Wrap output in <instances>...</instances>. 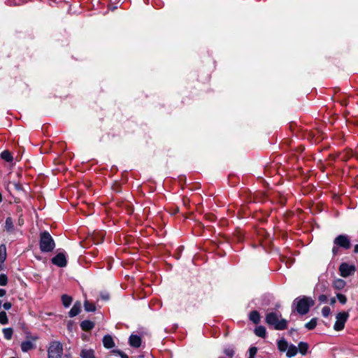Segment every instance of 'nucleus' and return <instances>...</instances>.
I'll return each instance as SVG.
<instances>
[{"instance_id":"33","label":"nucleus","mask_w":358,"mask_h":358,"mask_svg":"<svg viewBox=\"0 0 358 358\" xmlns=\"http://www.w3.org/2000/svg\"><path fill=\"white\" fill-rule=\"evenodd\" d=\"M257 352V348L256 347H251L249 350L250 357H255Z\"/></svg>"},{"instance_id":"3","label":"nucleus","mask_w":358,"mask_h":358,"mask_svg":"<svg viewBox=\"0 0 358 358\" xmlns=\"http://www.w3.org/2000/svg\"><path fill=\"white\" fill-rule=\"evenodd\" d=\"M39 247L43 252H49L54 250L55 243L49 232L43 231L40 234Z\"/></svg>"},{"instance_id":"24","label":"nucleus","mask_w":358,"mask_h":358,"mask_svg":"<svg viewBox=\"0 0 358 358\" xmlns=\"http://www.w3.org/2000/svg\"><path fill=\"white\" fill-rule=\"evenodd\" d=\"M85 310L87 312L94 311L96 309L95 305L88 301H85L84 303Z\"/></svg>"},{"instance_id":"43","label":"nucleus","mask_w":358,"mask_h":358,"mask_svg":"<svg viewBox=\"0 0 358 358\" xmlns=\"http://www.w3.org/2000/svg\"><path fill=\"white\" fill-rule=\"evenodd\" d=\"M351 152H351L350 150H348V153L349 155H350V154L351 155Z\"/></svg>"},{"instance_id":"12","label":"nucleus","mask_w":358,"mask_h":358,"mask_svg":"<svg viewBox=\"0 0 358 358\" xmlns=\"http://www.w3.org/2000/svg\"><path fill=\"white\" fill-rule=\"evenodd\" d=\"M81 303L78 301L76 302L69 311V316L73 317L78 315L80 312Z\"/></svg>"},{"instance_id":"14","label":"nucleus","mask_w":358,"mask_h":358,"mask_svg":"<svg viewBox=\"0 0 358 358\" xmlns=\"http://www.w3.org/2000/svg\"><path fill=\"white\" fill-rule=\"evenodd\" d=\"M80 355L82 358H95L94 350L92 349H83Z\"/></svg>"},{"instance_id":"36","label":"nucleus","mask_w":358,"mask_h":358,"mask_svg":"<svg viewBox=\"0 0 358 358\" xmlns=\"http://www.w3.org/2000/svg\"><path fill=\"white\" fill-rule=\"evenodd\" d=\"M117 352L120 355L122 358H129L128 355L121 351H117Z\"/></svg>"},{"instance_id":"15","label":"nucleus","mask_w":358,"mask_h":358,"mask_svg":"<svg viewBox=\"0 0 358 358\" xmlns=\"http://www.w3.org/2000/svg\"><path fill=\"white\" fill-rule=\"evenodd\" d=\"M346 285V282L345 280L342 279H336L333 282V287L337 290L343 289Z\"/></svg>"},{"instance_id":"27","label":"nucleus","mask_w":358,"mask_h":358,"mask_svg":"<svg viewBox=\"0 0 358 358\" xmlns=\"http://www.w3.org/2000/svg\"><path fill=\"white\" fill-rule=\"evenodd\" d=\"M5 227L7 231H11L13 229V222L11 217H8L6 220Z\"/></svg>"},{"instance_id":"13","label":"nucleus","mask_w":358,"mask_h":358,"mask_svg":"<svg viewBox=\"0 0 358 358\" xmlns=\"http://www.w3.org/2000/svg\"><path fill=\"white\" fill-rule=\"evenodd\" d=\"M80 327L83 331H89L94 327V323L90 320H84L80 323Z\"/></svg>"},{"instance_id":"5","label":"nucleus","mask_w":358,"mask_h":358,"mask_svg":"<svg viewBox=\"0 0 358 358\" xmlns=\"http://www.w3.org/2000/svg\"><path fill=\"white\" fill-rule=\"evenodd\" d=\"M63 353L62 345L60 343L54 341L48 350V358H61Z\"/></svg>"},{"instance_id":"28","label":"nucleus","mask_w":358,"mask_h":358,"mask_svg":"<svg viewBox=\"0 0 358 358\" xmlns=\"http://www.w3.org/2000/svg\"><path fill=\"white\" fill-rule=\"evenodd\" d=\"M8 322L6 313L4 311L0 312V323L1 324H6Z\"/></svg>"},{"instance_id":"32","label":"nucleus","mask_w":358,"mask_h":358,"mask_svg":"<svg viewBox=\"0 0 358 358\" xmlns=\"http://www.w3.org/2000/svg\"><path fill=\"white\" fill-rule=\"evenodd\" d=\"M336 296L338 299V301L342 303L345 304L347 302V298L345 295L342 294H337Z\"/></svg>"},{"instance_id":"38","label":"nucleus","mask_w":358,"mask_h":358,"mask_svg":"<svg viewBox=\"0 0 358 358\" xmlns=\"http://www.w3.org/2000/svg\"><path fill=\"white\" fill-rule=\"evenodd\" d=\"M354 252L358 253V244L355 246Z\"/></svg>"},{"instance_id":"34","label":"nucleus","mask_w":358,"mask_h":358,"mask_svg":"<svg viewBox=\"0 0 358 358\" xmlns=\"http://www.w3.org/2000/svg\"><path fill=\"white\" fill-rule=\"evenodd\" d=\"M318 300L320 302H326L327 300V296L324 294H321L320 296H319Z\"/></svg>"},{"instance_id":"6","label":"nucleus","mask_w":358,"mask_h":358,"mask_svg":"<svg viewBox=\"0 0 358 358\" xmlns=\"http://www.w3.org/2000/svg\"><path fill=\"white\" fill-rule=\"evenodd\" d=\"M349 317V314L346 312H341L336 315V321L334 324V329L336 331H341L345 327V324Z\"/></svg>"},{"instance_id":"2","label":"nucleus","mask_w":358,"mask_h":358,"mask_svg":"<svg viewBox=\"0 0 358 358\" xmlns=\"http://www.w3.org/2000/svg\"><path fill=\"white\" fill-rule=\"evenodd\" d=\"M266 322L273 327L275 330H284L287 329V321L281 318V315L276 313H269L266 315Z\"/></svg>"},{"instance_id":"42","label":"nucleus","mask_w":358,"mask_h":358,"mask_svg":"<svg viewBox=\"0 0 358 358\" xmlns=\"http://www.w3.org/2000/svg\"><path fill=\"white\" fill-rule=\"evenodd\" d=\"M1 201H2V195H1V194L0 193V202H1Z\"/></svg>"},{"instance_id":"20","label":"nucleus","mask_w":358,"mask_h":358,"mask_svg":"<svg viewBox=\"0 0 358 358\" xmlns=\"http://www.w3.org/2000/svg\"><path fill=\"white\" fill-rule=\"evenodd\" d=\"M1 157L8 162H10L13 159L11 153L8 150L3 151L1 154Z\"/></svg>"},{"instance_id":"16","label":"nucleus","mask_w":358,"mask_h":358,"mask_svg":"<svg viewBox=\"0 0 358 358\" xmlns=\"http://www.w3.org/2000/svg\"><path fill=\"white\" fill-rule=\"evenodd\" d=\"M6 258V245L2 244L0 245V269L1 268L2 264Z\"/></svg>"},{"instance_id":"31","label":"nucleus","mask_w":358,"mask_h":358,"mask_svg":"<svg viewBox=\"0 0 358 358\" xmlns=\"http://www.w3.org/2000/svg\"><path fill=\"white\" fill-rule=\"evenodd\" d=\"M8 278L5 274L0 275V285L4 286L7 284Z\"/></svg>"},{"instance_id":"30","label":"nucleus","mask_w":358,"mask_h":358,"mask_svg":"<svg viewBox=\"0 0 358 358\" xmlns=\"http://www.w3.org/2000/svg\"><path fill=\"white\" fill-rule=\"evenodd\" d=\"M331 313V309L329 306H324L323 307L322 310V314L324 317H328Z\"/></svg>"},{"instance_id":"23","label":"nucleus","mask_w":358,"mask_h":358,"mask_svg":"<svg viewBox=\"0 0 358 358\" xmlns=\"http://www.w3.org/2000/svg\"><path fill=\"white\" fill-rule=\"evenodd\" d=\"M278 348L280 351L285 352L287 349V348H288V344H287L286 341H285L283 339L282 340H280L278 342Z\"/></svg>"},{"instance_id":"29","label":"nucleus","mask_w":358,"mask_h":358,"mask_svg":"<svg viewBox=\"0 0 358 358\" xmlns=\"http://www.w3.org/2000/svg\"><path fill=\"white\" fill-rule=\"evenodd\" d=\"M224 352L229 358H232L235 354V352L232 348H227L224 350Z\"/></svg>"},{"instance_id":"7","label":"nucleus","mask_w":358,"mask_h":358,"mask_svg":"<svg viewBox=\"0 0 358 358\" xmlns=\"http://www.w3.org/2000/svg\"><path fill=\"white\" fill-rule=\"evenodd\" d=\"M355 271L354 266L349 265L346 263H343L339 266V271L341 275L344 278H347L352 275Z\"/></svg>"},{"instance_id":"10","label":"nucleus","mask_w":358,"mask_h":358,"mask_svg":"<svg viewBox=\"0 0 358 358\" xmlns=\"http://www.w3.org/2000/svg\"><path fill=\"white\" fill-rule=\"evenodd\" d=\"M103 345L107 349H110L115 346V342L110 335H106L103 338Z\"/></svg>"},{"instance_id":"44","label":"nucleus","mask_w":358,"mask_h":358,"mask_svg":"<svg viewBox=\"0 0 358 358\" xmlns=\"http://www.w3.org/2000/svg\"><path fill=\"white\" fill-rule=\"evenodd\" d=\"M249 358H255L254 357H249Z\"/></svg>"},{"instance_id":"39","label":"nucleus","mask_w":358,"mask_h":358,"mask_svg":"<svg viewBox=\"0 0 358 358\" xmlns=\"http://www.w3.org/2000/svg\"><path fill=\"white\" fill-rule=\"evenodd\" d=\"M320 140H321V138H320L319 137H317L315 139H314V142H315V143H317V142H319Z\"/></svg>"},{"instance_id":"37","label":"nucleus","mask_w":358,"mask_h":358,"mask_svg":"<svg viewBox=\"0 0 358 358\" xmlns=\"http://www.w3.org/2000/svg\"><path fill=\"white\" fill-rule=\"evenodd\" d=\"M6 293V291L3 289H0V296H3Z\"/></svg>"},{"instance_id":"22","label":"nucleus","mask_w":358,"mask_h":358,"mask_svg":"<svg viewBox=\"0 0 358 358\" xmlns=\"http://www.w3.org/2000/svg\"><path fill=\"white\" fill-rule=\"evenodd\" d=\"M72 300V298L69 295L64 294L62 296V301L65 307H69L71 305Z\"/></svg>"},{"instance_id":"40","label":"nucleus","mask_w":358,"mask_h":358,"mask_svg":"<svg viewBox=\"0 0 358 358\" xmlns=\"http://www.w3.org/2000/svg\"><path fill=\"white\" fill-rule=\"evenodd\" d=\"M335 303H336V299H335V298H332V299H331V304H334Z\"/></svg>"},{"instance_id":"11","label":"nucleus","mask_w":358,"mask_h":358,"mask_svg":"<svg viewBox=\"0 0 358 358\" xmlns=\"http://www.w3.org/2000/svg\"><path fill=\"white\" fill-rule=\"evenodd\" d=\"M129 344L131 346L138 348L141 345V338L137 335H131L129 337Z\"/></svg>"},{"instance_id":"18","label":"nucleus","mask_w":358,"mask_h":358,"mask_svg":"<svg viewBox=\"0 0 358 358\" xmlns=\"http://www.w3.org/2000/svg\"><path fill=\"white\" fill-rule=\"evenodd\" d=\"M255 334L259 337L265 338L266 334V328L263 326H258L255 329Z\"/></svg>"},{"instance_id":"1","label":"nucleus","mask_w":358,"mask_h":358,"mask_svg":"<svg viewBox=\"0 0 358 358\" xmlns=\"http://www.w3.org/2000/svg\"><path fill=\"white\" fill-rule=\"evenodd\" d=\"M315 305V301L309 296H301L296 298L293 302L294 310L300 315H306L310 307Z\"/></svg>"},{"instance_id":"26","label":"nucleus","mask_w":358,"mask_h":358,"mask_svg":"<svg viewBox=\"0 0 358 358\" xmlns=\"http://www.w3.org/2000/svg\"><path fill=\"white\" fill-rule=\"evenodd\" d=\"M316 325H317V319L313 318L310 322H308V323H306L305 324V327L308 330H313L315 328Z\"/></svg>"},{"instance_id":"45","label":"nucleus","mask_w":358,"mask_h":358,"mask_svg":"<svg viewBox=\"0 0 358 358\" xmlns=\"http://www.w3.org/2000/svg\"><path fill=\"white\" fill-rule=\"evenodd\" d=\"M218 358H224V357H218Z\"/></svg>"},{"instance_id":"35","label":"nucleus","mask_w":358,"mask_h":358,"mask_svg":"<svg viewBox=\"0 0 358 358\" xmlns=\"http://www.w3.org/2000/svg\"><path fill=\"white\" fill-rule=\"evenodd\" d=\"M3 306L6 310H9L11 308L12 304L10 302H6L3 303Z\"/></svg>"},{"instance_id":"19","label":"nucleus","mask_w":358,"mask_h":358,"mask_svg":"<svg viewBox=\"0 0 358 358\" xmlns=\"http://www.w3.org/2000/svg\"><path fill=\"white\" fill-rule=\"evenodd\" d=\"M287 350V356L289 357L295 356L298 352V348L294 345H289Z\"/></svg>"},{"instance_id":"21","label":"nucleus","mask_w":358,"mask_h":358,"mask_svg":"<svg viewBox=\"0 0 358 358\" xmlns=\"http://www.w3.org/2000/svg\"><path fill=\"white\" fill-rule=\"evenodd\" d=\"M298 350L302 355H306L308 350V345L306 343L301 342L299 343Z\"/></svg>"},{"instance_id":"4","label":"nucleus","mask_w":358,"mask_h":358,"mask_svg":"<svg viewBox=\"0 0 358 358\" xmlns=\"http://www.w3.org/2000/svg\"><path fill=\"white\" fill-rule=\"evenodd\" d=\"M334 247L332 252L334 255L338 253L339 248H341L344 250H348L350 248L351 243L350 238L346 235H339L334 241Z\"/></svg>"},{"instance_id":"8","label":"nucleus","mask_w":358,"mask_h":358,"mask_svg":"<svg viewBox=\"0 0 358 358\" xmlns=\"http://www.w3.org/2000/svg\"><path fill=\"white\" fill-rule=\"evenodd\" d=\"M38 339L37 337L34 336L31 337V340H27L25 341H23L21 343V350L24 352H27L29 350H34L36 348V345L34 344V341H36Z\"/></svg>"},{"instance_id":"17","label":"nucleus","mask_w":358,"mask_h":358,"mask_svg":"<svg viewBox=\"0 0 358 358\" xmlns=\"http://www.w3.org/2000/svg\"><path fill=\"white\" fill-rule=\"evenodd\" d=\"M249 317L250 320L255 324H258L260 321L259 313L256 310L250 312Z\"/></svg>"},{"instance_id":"25","label":"nucleus","mask_w":358,"mask_h":358,"mask_svg":"<svg viewBox=\"0 0 358 358\" xmlns=\"http://www.w3.org/2000/svg\"><path fill=\"white\" fill-rule=\"evenodd\" d=\"M13 329L11 328H6L3 329L4 338L7 340H10L13 336Z\"/></svg>"},{"instance_id":"46","label":"nucleus","mask_w":358,"mask_h":358,"mask_svg":"<svg viewBox=\"0 0 358 358\" xmlns=\"http://www.w3.org/2000/svg\"><path fill=\"white\" fill-rule=\"evenodd\" d=\"M10 358H15V357H10Z\"/></svg>"},{"instance_id":"41","label":"nucleus","mask_w":358,"mask_h":358,"mask_svg":"<svg viewBox=\"0 0 358 358\" xmlns=\"http://www.w3.org/2000/svg\"><path fill=\"white\" fill-rule=\"evenodd\" d=\"M341 158L342 160H347L348 158L341 155Z\"/></svg>"},{"instance_id":"9","label":"nucleus","mask_w":358,"mask_h":358,"mask_svg":"<svg viewBox=\"0 0 358 358\" xmlns=\"http://www.w3.org/2000/svg\"><path fill=\"white\" fill-rule=\"evenodd\" d=\"M53 264L57 265L59 267H64L66 265V256L63 253H59L52 259Z\"/></svg>"}]
</instances>
